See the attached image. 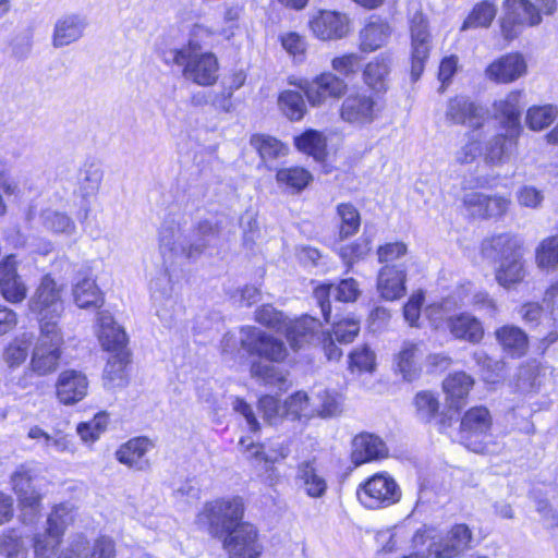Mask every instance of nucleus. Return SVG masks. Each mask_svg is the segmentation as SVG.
I'll list each match as a JSON object with an SVG mask.
<instances>
[{"label":"nucleus","mask_w":558,"mask_h":558,"mask_svg":"<svg viewBox=\"0 0 558 558\" xmlns=\"http://www.w3.org/2000/svg\"><path fill=\"white\" fill-rule=\"evenodd\" d=\"M482 254L496 263L495 279L510 290L522 283L527 276L523 242L510 233H500L482 242Z\"/></svg>","instance_id":"nucleus-1"},{"label":"nucleus","mask_w":558,"mask_h":558,"mask_svg":"<svg viewBox=\"0 0 558 558\" xmlns=\"http://www.w3.org/2000/svg\"><path fill=\"white\" fill-rule=\"evenodd\" d=\"M217 233L209 220L198 222L195 230L185 234L179 227H163L160 231V251L165 262L170 264L197 259L209 244V238Z\"/></svg>","instance_id":"nucleus-2"},{"label":"nucleus","mask_w":558,"mask_h":558,"mask_svg":"<svg viewBox=\"0 0 558 558\" xmlns=\"http://www.w3.org/2000/svg\"><path fill=\"white\" fill-rule=\"evenodd\" d=\"M160 56L166 64L182 66L183 76L197 85L209 86L217 81V58L211 52H201L192 40L181 48L162 50Z\"/></svg>","instance_id":"nucleus-3"},{"label":"nucleus","mask_w":558,"mask_h":558,"mask_svg":"<svg viewBox=\"0 0 558 558\" xmlns=\"http://www.w3.org/2000/svg\"><path fill=\"white\" fill-rule=\"evenodd\" d=\"M28 307L36 315L39 329H43L46 324L53 326V329H60L59 319L64 310L63 301L60 288L49 275L43 277L28 302Z\"/></svg>","instance_id":"nucleus-4"},{"label":"nucleus","mask_w":558,"mask_h":558,"mask_svg":"<svg viewBox=\"0 0 558 558\" xmlns=\"http://www.w3.org/2000/svg\"><path fill=\"white\" fill-rule=\"evenodd\" d=\"M36 477L37 470L31 464H21L10 477L12 489L22 507V521L25 524H33L39 512L41 495L34 484Z\"/></svg>","instance_id":"nucleus-5"},{"label":"nucleus","mask_w":558,"mask_h":558,"mask_svg":"<svg viewBox=\"0 0 558 558\" xmlns=\"http://www.w3.org/2000/svg\"><path fill=\"white\" fill-rule=\"evenodd\" d=\"M402 493L395 478L387 472L374 474L360 485L357 498L368 509L386 508L397 504Z\"/></svg>","instance_id":"nucleus-6"},{"label":"nucleus","mask_w":558,"mask_h":558,"mask_svg":"<svg viewBox=\"0 0 558 558\" xmlns=\"http://www.w3.org/2000/svg\"><path fill=\"white\" fill-rule=\"evenodd\" d=\"M493 417L485 407H474L468 410L461 418L460 437L464 446L474 452H483L486 448Z\"/></svg>","instance_id":"nucleus-7"},{"label":"nucleus","mask_w":558,"mask_h":558,"mask_svg":"<svg viewBox=\"0 0 558 558\" xmlns=\"http://www.w3.org/2000/svg\"><path fill=\"white\" fill-rule=\"evenodd\" d=\"M63 337L60 329H53V326L44 325L39 329V337L35 344L32 356V368L38 375H47L54 372L61 357V345Z\"/></svg>","instance_id":"nucleus-8"},{"label":"nucleus","mask_w":558,"mask_h":558,"mask_svg":"<svg viewBox=\"0 0 558 558\" xmlns=\"http://www.w3.org/2000/svg\"><path fill=\"white\" fill-rule=\"evenodd\" d=\"M240 343L250 355H257L275 363L282 362L288 354L282 340L255 326H244L240 329Z\"/></svg>","instance_id":"nucleus-9"},{"label":"nucleus","mask_w":558,"mask_h":558,"mask_svg":"<svg viewBox=\"0 0 558 558\" xmlns=\"http://www.w3.org/2000/svg\"><path fill=\"white\" fill-rule=\"evenodd\" d=\"M205 514L215 535H223L236 525L247 524L242 522L244 504L240 497L210 502L205 508Z\"/></svg>","instance_id":"nucleus-10"},{"label":"nucleus","mask_w":558,"mask_h":558,"mask_svg":"<svg viewBox=\"0 0 558 558\" xmlns=\"http://www.w3.org/2000/svg\"><path fill=\"white\" fill-rule=\"evenodd\" d=\"M411 77L417 81L424 71L432 48L427 21L421 12L411 19Z\"/></svg>","instance_id":"nucleus-11"},{"label":"nucleus","mask_w":558,"mask_h":558,"mask_svg":"<svg viewBox=\"0 0 558 558\" xmlns=\"http://www.w3.org/2000/svg\"><path fill=\"white\" fill-rule=\"evenodd\" d=\"M501 28L506 38H513L518 28L535 26L542 21L538 9L529 0H506Z\"/></svg>","instance_id":"nucleus-12"},{"label":"nucleus","mask_w":558,"mask_h":558,"mask_svg":"<svg viewBox=\"0 0 558 558\" xmlns=\"http://www.w3.org/2000/svg\"><path fill=\"white\" fill-rule=\"evenodd\" d=\"M445 118L450 124L464 125L473 130H478L484 125L487 119V111L469 97L460 95L448 100Z\"/></svg>","instance_id":"nucleus-13"},{"label":"nucleus","mask_w":558,"mask_h":558,"mask_svg":"<svg viewBox=\"0 0 558 558\" xmlns=\"http://www.w3.org/2000/svg\"><path fill=\"white\" fill-rule=\"evenodd\" d=\"M299 87L305 94L308 102L313 107H318L323 105L328 97L340 98L343 96L348 85L342 78L327 72L322 73L312 81H301Z\"/></svg>","instance_id":"nucleus-14"},{"label":"nucleus","mask_w":558,"mask_h":558,"mask_svg":"<svg viewBox=\"0 0 558 558\" xmlns=\"http://www.w3.org/2000/svg\"><path fill=\"white\" fill-rule=\"evenodd\" d=\"M308 27L320 40H338L350 33V19L341 12L319 10L310 17Z\"/></svg>","instance_id":"nucleus-15"},{"label":"nucleus","mask_w":558,"mask_h":558,"mask_svg":"<svg viewBox=\"0 0 558 558\" xmlns=\"http://www.w3.org/2000/svg\"><path fill=\"white\" fill-rule=\"evenodd\" d=\"M379 112L377 100L365 93L350 94L344 98L340 108L342 121L364 125L373 122Z\"/></svg>","instance_id":"nucleus-16"},{"label":"nucleus","mask_w":558,"mask_h":558,"mask_svg":"<svg viewBox=\"0 0 558 558\" xmlns=\"http://www.w3.org/2000/svg\"><path fill=\"white\" fill-rule=\"evenodd\" d=\"M223 546L230 558H257L260 555L257 531L252 524H240L230 530L226 534Z\"/></svg>","instance_id":"nucleus-17"},{"label":"nucleus","mask_w":558,"mask_h":558,"mask_svg":"<svg viewBox=\"0 0 558 558\" xmlns=\"http://www.w3.org/2000/svg\"><path fill=\"white\" fill-rule=\"evenodd\" d=\"M359 294L357 283L354 279H344L338 286L322 284L313 293V298L320 307V312L326 323H331L330 299L340 302H352Z\"/></svg>","instance_id":"nucleus-18"},{"label":"nucleus","mask_w":558,"mask_h":558,"mask_svg":"<svg viewBox=\"0 0 558 558\" xmlns=\"http://www.w3.org/2000/svg\"><path fill=\"white\" fill-rule=\"evenodd\" d=\"M88 379L85 374L74 369L60 373L56 383V395L60 403L73 405L82 401L88 392Z\"/></svg>","instance_id":"nucleus-19"},{"label":"nucleus","mask_w":558,"mask_h":558,"mask_svg":"<svg viewBox=\"0 0 558 558\" xmlns=\"http://www.w3.org/2000/svg\"><path fill=\"white\" fill-rule=\"evenodd\" d=\"M0 292L10 303H21L26 298L27 288L17 275L14 255L0 263Z\"/></svg>","instance_id":"nucleus-20"},{"label":"nucleus","mask_w":558,"mask_h":558,"mask_svg":"<svg viewBox=\"0 0 558 558\" xmlns=\"http://www.w3.org/2000/svg\"><path fill=\"white\" fill-rule=\"evenodd\" d=\"M521 92L513 90L509 93L504 99L497 100L494 104L496 119L499 120L501 128L506 132L513 134H521Z\"/></svg>","instance_id":"nucleus-21"},{"label":"nucleus","mask_w":558,"mask_h":558,"mask_svg":"<svg viewBox=\"0 0 558 558\" xmlns=\"http://www.w3.org/2000/svg\"><path fill=\"white\" fill-rule=\"evenodd\" d=\"M526 72V63L524 58L519 53H508L490 63L485 74L496 83H511Z\"/></svg>","instance_id":"nucleus-22"},{"label":"nucleus","mask_w":558,"mask_h":558,"mask_svg":"<svg viewBox=\"0 0 558 558\" xmlns=\"http://www.w3.org/2000/svg\"><path fill=\"white\" fill-rule=\"evenodd\" d=\"M407 267L399 265H385L380 268L377 279V289L387 301L400 299L405 293Z\"/></svg>","instance_id":"nucleus-23"},{"label":"nucleus","mask_w":558,"mask_h":558,"mask_svg":"<svg viewBox=\"0 0 558 558\" xmlns=\"http://www.w3.org/2000/svg\"><path fill=\"white\" fill-rule=\"evenodd\" d=\"M388 449L385 442L369 433H362L352 440L351 459L355 465H361L387 457Z\"/></svg>","instance_id":"nucleus-24"},{"label":"nucleus","mask_w":558,"mask_h":558,"mask_svg":"<svg viewBox=\"0 0 558 558\" xmlns=\"http://www.w3.org/2000/svg\"><path fill=\"white\" fill-rule=\"evenodd\" d=\"M154 447V442L147 437H135L122 445L116 452L119 462L136 469L146 470L149 461L145 457L147 451Z\"/></svg>","instance_id":"nucleus-25"},{"label":"nucleus","mask_w":558,"mask_h":558,"mask_svg":"<svg viewBox=\"0 0 558 558\" xmlns=\"http://www.w3.org/2000/svg\"><path fill=\"white\" fill-rule=\"evenodd\" d=\"M472 539L470 529L464 524L454 525L446 539L435 545L429 551L436 558H454L469 548Z\"/></svg>","instance_id":"nucleus-26"},{"label":"nucleus","mask_w":558,"mask_h":558,"mask_svg":"<svg viewBox=\"0 0 558 558\" xmlns=\"http://www.w3.org/2000/svg\"><path fill=\"white\" fill-rule=\"evenodd\" d=\"M87 26L85 17L77 14L61 16L54 24L52 45L56 48L68 46L78 40Z\"/></svg>","instance_id":"nucleus-27"},{"label":"nucleus","mask_w":558,"mask_h":558,"mask_svg":"<svg viewBox=\"0 0 558 558\" xmlns=\"http://www.w3.org/2000/svg\"><path fill=\"white\" fill-rule=\"evenodd\" d=\"M446 326L456 339L470 343H478L484 336L482 323L469 313H461L448 317Z\"/></svg>","instance_id":"nucleus-28"},{"label":"nucleus","mask_w":558,"mask_h":558,"mask_svg":"<svg viewBox=\"0 0 558 558\" xmlns=\"http://www.w3.org/2000/svg\"><path fill=\"white\" fill-rule=\"evenodd\" d=\"M520 134L506 132L493 136L485 146L484 161L489 166L507 162L514 153Z\"/></svg>","instance_id":"nucleus-29"},{"label":"nucleus","mask_w":558,"mask_h":558,"mask_svg":"<svg viewBox=\"0 0 558 558\" xmlns=\"http://www.w3.org/2000/svg\"><path fill=\"white\" fill-rule=\"evenodd\" d=\"M58 558H116V545L110 537L101 536L87 548L84 539H80L63 550Z\"/></svg>","instance_id":"nucleus-30"},{"label":"nucleus","mask_w":558,"mask_h":558,"mask_svg":"<svg viewBox=\"0 0 558 558\" xmlns=\"http://www.w3.org/2000/svg\"><path fill=\"white\" fill-rule=\"evenodd\" d=\"M423 351L418 343L404 341L400 351L395 356L397 371L402 375L403 379L412 381L418 377L421 373V360Z\"/></svg>","instance_id":"nucleus-31"},{"label":"nucleus","mask_w":558,"mask_h":558,"mask_svg":"<svg viewBox=\"0 0 558 558\" xmlns=\"http://www.w3.org/2000/svg\"><path fill=\"white\" fill-rule=\"evenodd\" d=\"M98 320L100 326L98 339L104 350L112 353L125 351L128 338L124 330L108 313H100Z\"/></svg>","instance_id":"nucleus-32"},{"label":"nucleus","mask_w":558,"mask_h":558,"mask_svg":"<svg viewBox=\"0 0 558 558\" xmlns=\"http://www.w3.org/2000/svg\"><path fill=\"white\" fill-rule=\"evenodd\" d=\"M391 28L389 24L379 17L372 19L360 32V48L362 51L372 52L386 45Z\"/></svg>","instance_id":"nucleus-33"},{"label":"nucleus","mask_w":558,"mask_h":558,"mask_svg":"<svg viewBox=\"0 0 558 558\" xmlns=\"http://www.w3.org/2000/svg\"><path fill=\"white\" fill-rule=\"evenodd\" d=\"M320 328V323L312 316H303L289 324L287 327V339L294 350L301 349L310 343Z\"/></svg>","instance_id":"nucleus-34"},{"label":"nucleus","mask_w":558,"mask_h":558,"mask_svg":"<svg viewBox=\"0 0 558 558\" xmlns=\"http://www.w3.org/2000/svg\"><path fill=\"white\" fill-rule=\"evenodd\" d=\"M246 452L250 459L265 462L266 464L276 463L288 457L290 450L282 441L270 439L265 442H250L246 445Z\"/></svg>","instance_id":"nucleus-35"},{"label":"nucleus","mask_w":558,"mask_h":558,"mask_svg":"<svg viewBox=\"0 0 558 558\" xmlns=\"http://www.w3.org/2000/svg\"><path fill=\"white\" fill-rule=\"evenodd\" d=\"M296 478L310 497H323L327 490V482L315 468L314 462L304 461L299 464Z\"/></svg>","instance_id":"nucleus-36"},{"label":"nucleus","mask_w":558,"mask_h":558,"mask_svg":"<svg viewBox=\"0 0 558 558\" xmlns=\"http://www.w3.org/2000/svg\"><path fill=\"white\" fill-rule=\"evenodd\" d=\"M129 364V352H113L108 359L104 369V385L108 389L123 387L126 384V365Z\"/></svg>","instance_id":"nucleus-37"},{"label":"nucleus","mask_w":558,"mask_h":558,"mask_svg":"<svg viewBox=\"0 0 558 558\" xmlns=\"http://www.w3.org/2000/svg\"><path fill=\"white\" fill-rule=\"evenodd\" d=\"M73 296L75 304L81 308H97L104 302L95 280L87 275H84L74 283Z\"/></svg>","instance_id":"nucleus-38"},{"label":"nucleus","mask_w":558,"mask_h":558,"mask_svg":"<svg viewBox=\"0 0 558 558\" xmlns=\"http://www.w3.org/2000/svg\"><path fill=\"white\" fill-rule=\"evenodd\" d=\"M250 373L258 384L283 389L287 383V373L280 367L264 361H253Z\"/></svg>","instance_id":"nucleus-39"},{"label":"nucleus","mask_w":558,"mask_h":558,"mask_svg":"<svg viewBox=\"0 0 558 558\" xmlns=\"http://www.w3.org/2000/svg\"><path fill=\"white\" fill-rule=\"evenodd\" d=\"M28 438L36 439L47 453L73 452V445L69 437L61 432L53 435L46 433L39 426H33L27 433Z\"/></svg>","instance_id":"nucleus-40"},{"label":"nucleus","mask_w":558,"mask_h":558,"mask_svg":"<svg viewBox=\"0 0 558 558\" xmlns=\"http://www.w3.org/2000/svg\"><path fill=\"white\" fill-rule=\"evenodd\" d=\"M496 337L504 350L513 357H520L527 350V336L520 328L504 326L496 331Z\"/></svg>","instance_id":"nucleus-41"},{"label":"nucleus","mask_w":558,"mask_h":558,"mask_svg":"<svg viewBox=\"0 0 558 558\" xmlns=\"http://www.w3.org/2000/svg\"><path fill=\"white\" fill-rule=\"evenodd\" d=\"M391 60L380 54L367 63L364 70V82L376 92L386 90V78L390 72Z\"/></svg>","instance_id":"nucleus-42"},{"label":"nucleus","mask_w":558,"mask_h":558,"mask_svg":"<svg viewBox=\"0 0 558 558\" xmlns=\"http://www.w3.org/2000/svg\"><path fill=\"white\" fill-rule=\"evenodd\" d=\"M474 380L464 372L449 375L442 384L444 390L450 399L451 407L460 409L461 401L469 395Z\"/></svg>","instance_id":"nucleus-43"},{"label":"nucleus","mask_w":558,"mask_h":558,"mask_svg":"<svg viewBox=\"0 0 558 558\" xmlns=\"http://www.w3.org/2000/svg\"><path fill=\"white\" fill-rule=\"evenodd\" d=\"M294 144L299 150L313 156L317 161L323 160L326 155V138L316 130H308L296 136Z\"/></svg>","instance_id":"nucleus-44"},{"label":"nucleus","mask_w":558,"mask_h":558,"mask_svg":"<svg viewBox=\"0 0 558 558\" xmlns=\"http://www.w3.org/2000/svg\"><path fill=\"white\" fill-rule=\"evenodd\" d=\"M251 145L258 151L264 162L272 161L287 154V147L277 138L256 134L251 137Z\"/></svg>","instance_id":"nucleus-45"},{"label":"nucleus","mask_w":558,"mask_h":558,"mask_svg":"<svg viewBox=\"0 0 558 558\" xmlns=\"http://www.w3.org/2000/svg\"><path fill=\"white\" fill-rule=\"evenodd\" d=\"M278 106L281 112L291 121H300L306 112L303 95L294 90H283L279 95Z\"/></svg>","instance_id":"nucleus-46"},{"label":"nucleus","mask_w":558,"mask_h":558,"mask_svg":"<svg viewBox=\"0 0 558 558\" xmlns=\"http://www.w3.org/2000/svg\"><path fill=\"white\" fill-rule=\"evenodd\" d=\"M276 179L279 185L300 192L308 185L313 177L304 168L290 167L278 170Z\"/></svg>","instance_id":"nucleus-47"},{"label":"nucleus","mask_w":558,"mask_h":558,"mask_svg":"<svg viewBox=\"0 0 558 558\" xmlns=\"http://www.w3.org/2000/svg\"><path fill=\"white\" fill-rule=\"evenodd\" d=\"M535 263L539 269L554 270L558 267V236L545 238L538 244Z\"/></svg>","instance_id":"nucleus-48"},{"label":"nucleus","mask_w":558,"mask_h":558,"mask_svg":"<svg viewBox=\"0 0 558 558\" xmlns=\"http://www.w3.org/2000/svg\"><path fill=\"white\" fill-rule=\"evenodd\" d=\"M497 9L494 3L485 0L477 3L461 26V31L488 27L495 19Z\"/></svg>","instance_id":"nucleus-49"},{"label":"nucleus","mask_w":558,"mask_h":558,"mask_svg":"<svg viewBox=\"0 0 558 558\" xmlns=\"http://www.w3.org/2000/svg\"><path fill=\"white\" fill-rule=\"evenodd\" d=\"M61 537L58 532L50 531L48 527L44 532L37 533L33 538L34 557L53 558Z\"/></svg>","instance_id":"nucleus-50"},{"label":"nucleus","mask_w":558,"mask_h":558,"mask_svg":"<svg viewBox=\"0 0 558 558\" xmlns=\"http://www.w3.org/2000/svg\"><path fill=\"white\" fill-rule=\"evenodd\" d=\"M558 117V109L553 105L533 106L525 117L527 126L533 131H541L549 126Z\"/></svg>","instance_id":"nucleus-51"},{"label":"nucleus","mask_w":558,"mask_h":558,"mask_svg":"<svg viewBox=\"0 0 558 558\" xmlns=\"http://www.w3.org/2000/svg\"><path fill=\"white\" fill-rule=\"evenodd\" d=\"M43 226L54 233H64L71 235L75 232V223L71 217L64 213L53 209H46L40 215Z\"/></svg>","instance_id":"nucleus-52"},{"label":"nucleus","mask_w":558,"mask_h":558,"mask_svg":"<svg viewBox=\"0 0 558 558\" xmlns=\"http://www.w3.org/2000/svg\"><path fill=\"white\" fill-rule=\"evenodd\" d=\"M337 214L340 218V239L355 234L361 225L357 209L350 203H341L337 206Z\"/></svg>","instance_id":"nucleus-53"},{"label":"nucleus","mask_w":558,"mask_h":558,"mask_svg":"<svg viewBox=\"0 0 558 558\" xmlns=\"http://www.w3.org/2000/svg\"><path fill=\"white\" fill-rule=\"evenodd\" d=\"M102 170L96 165L86 166L78 177V192L83 198H87L97 194L101 181Z\"/></svg>","instance_id":"nucleus-54"},{"label":"nucleus","mask_w":558,"mask_h":558,"mask_svg":"<svg viewBox=\"0 0 558 558\" xmlns=\"http://www.w3.org/2000/svg\"><path fill=\"white\" fill-rule=\"evenodd\" d=\"M416 416L424 422H430L439 411V400L432 391H420L414 397Z\"/></svg>","instance_id":"nucleus-55"},{"label":"nucleus","mask_w":558,"mask_h":558,"mask_svg":"<svg viewBox=\"0 0 558 558\" xmlns=\"http://www.w3.org/2000/svg\"><path fill=\"white\" fill-rule=\"evenodd\" d=\"M109 417L105 412L97 413L93 420L82 422L77 425L76 432L85 442L96 441L100 434L107 428Z\"/></svg>","instance_id":"nucleus-56"},{"label":"nucleus","mask_w":558,"mask_h":558,"mask_svg":"<svg viewBox=\"0 0 558 558\" xmlns=\"http://www.w3.org/2000/svg\"><path fill=\"white\" fill-rule=\"evenodd\" d=\"M371 243L372 241L368 236H361L352 244L342 245L339 248V256L350 267L371 252Z\"/></svg>","instance_id":"nucleus-57"},{"label":"nucleus","mask_w":558,"mask_h":558,"mask_svg":"<svg viewBox=\"0 0 558 558\" xmlns=\"http://www.w3.org/2000/svg\"><path fill=\"white\" fill-rule=\"evenodd\" d=\"M0 554L5 558H27L28 548L21 536L10 531L0 536Z\"/></svg>","instance_id":"nucleus-58"},{"label":"nucleus","mask_w":558,"mask_h":558,"mask_svg":"<svg viewBox=\"0 0 558 558\" xmlns=\"http://www.w3.org/2000/svg\"><path fill=\"white\" fill-rule=\"evenodd\" d=\"M408 253V247L403 242L386 243L377 248V258L380 264L399 265L401 258Z\"/></svg>","instance_id":"nucleus-59"},{"label":"nucleus","mask_w":558,"mask_h":558,"mask_svg":"<svg viewBox=\"0 0 558 558\" xmlns=\"http://www.w3.org/2000/svg\"><path fill=\"white\" fill-rule=\"evenodd\" d=\"M332 338L339 343H351L360 331V324L353 318L333 320Z\"/></svg>","instance_id":"nucleus-60"},{"label":"nucleus","mask_w":558,"mask_h":558,"mask_svg":"<svg viewBox=\"0 0 558 558\" xmlns=\"http://www.w3.org/2000/svg\"><path fill=\"white\" fill-rule=\"evenodd\" d=\"M73 521L71 509L66 505H59L53 508L47 519V527L50 531L58 532L61 536L65 527Z\"/></svg>","instance_id":"nucleus-61"},{"label":"nucleus","mask_w":558,"mask_h":558,"mask_svg":"<svg viewBox=\"0 0 558 558\" xmlns=\"http://www.w3.org/2000/svg\"><path fill=\"white\" fill-rule=\"evenodd\" d=\"M255 319L269 328H280L284 323V315L274 306L266 304L257 308Z\"/></svg>","instance_id":"nucleus-62"},{"label":"nucleus","mask_w":558,"mask_h":558,"mask_svg":"<svg viewBox=\"0 0 558 558\" xmlns=\"http://www.w3.org/2000/svg\"><path fill=\"white\" fill-rule=\"evenodd\" d=\"M283 49L294 58L303 59L306 51L305 38L295 32H290L280 36Z\"/></svg>","instance_id":"nucleus-63"},{"label":"nucleus","mask_w":558,"mask_h":558,"mask_svg":"<svg viewBox=\"0 0 558 558\" xmlns=\"http://www.w3.org/2000/svg\"><path fill=\"white\" fill-rule=\"evenodd\" d=\"M361 57L356 53H348L332 60V69L341 75L349 76L357 72L361 65Z\"/></svg>","instance_id":"nucleus-64"}]
</instances>
